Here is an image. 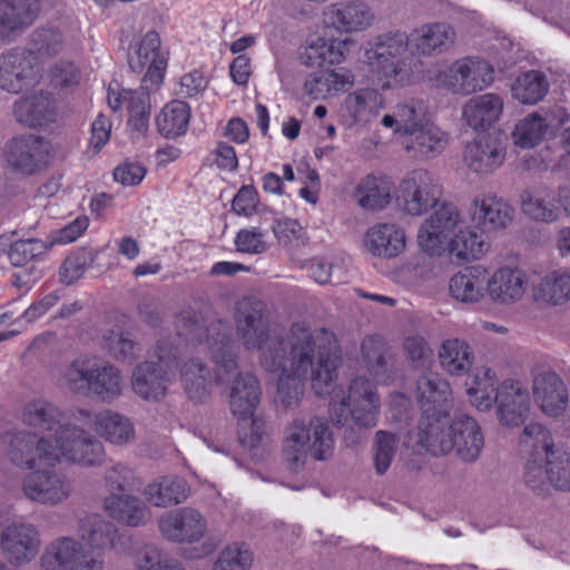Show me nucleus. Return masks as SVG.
Segmentation results:
<instances>
[{"label":"nucleus","instance_id":"f257e3e1","mask_svg":"<svg viewBox=\"0 0 570 570\" xmlns=\"http://www.w3.org/2000/svg\"><path fill=\"white\" fill-rule=\"evenodd\" d=\"M236 330L246 350L261 352V365L278 373L277 392L285 407L298 404L303 395V379L312 370V389L318 396L332 392L341 363V346L333 332L312 331L305 323H293L289 351L284 338H272L267 308L263 301L244 298L237 305Z\"/></svg>","mask_w":570,"mask_h":570},{"label":"nucleus","instance_id":"f03ea898","mask_svg":"<svg viewBox=\"0 0 570 570\" xmlns=\"http://www.w3.org/2000/svg\"><path fill=\"white\" fill-rule=\"evenodd\" d=\"M455 31L445 22L425 23L407 36L403 32L386 33L368 41L363 48L361 71L374 89L358 92V121L368 122L383 108L377 89H393L410 85L421 72V62L409 50L412 42L422 56L445 52L454 43Z\"/></svg>","mask_w":570,"mask_h":570},{"label":"nucleus","instance_id":"7ed1b4c3","mask_svg":"<svg viewBox=\"0 0 570 570\" xmlns=\"http://www.w3.org/2000/svg\"><path fill=\"white\" fill-rule=\"evenodd\" d=\"M416 440L433 455L454 452L466 463L475 462L484 449L481 426L475 419L466 414L455 415L450 424L445 419L420 422Z\"/></svg>","mask_w":570,"mask_h":570},{"label":"nucleus","instance_id":"20e7f679","mask_svg":"<svg viewBox=\"0 0 570 570\" xmlns=\"http://www.w3.org/2000/svg\"><path fill=\"white\" fill-rule=\"evenodd\" d=\"M177 337L186 346L202 343L204 340L215 363V383L224 384L237 370V344L233 340V327L229 322L215 320L207 326L200 313L194 309L181 311L175 320Z\"/></svg>","mask_w":570,"mask_h":570},{"label":"nucleus","instance_id":"39448f33","mask_svg":"<svg viewBox=\"0 0 570 570\" xmlns=\"http://www.w3.org/2000/svg\"><path fill=\"white\" fill-rule=\"evenodd\" d=\"M353 43L347 39H326L317 37L311 40L301 56L307 67L321 68L311 72L305 82L304 90L313 99H325L338 91L345 90L352 80L332 69H323L325 65H340L345 61Z\"/></svg>","mask_w":570,"mask_h":570},{"label":"nucleus","instance_id":"423d86ee","mask_svg":"<svg viewBox=\"0 0 570 570\" xmlns=\"http://www.w3.org/2000/svg\"><path fill=\"white\" fill-rule=\"evenodd\" d=\"M333 451V436L326 422L313 417L308 425L295 420L287 429L283 443V456L296 470L303 466L307 454L316 461L326 460Z\"/></svg>","mask_w":570,"mask_h":570},{"label":"nucleus","instance_id":"0eeeda50","mask_svg":"<svg viewBox=\"0 0 570 570\" xmlns=\"http://www.w3.org/2000/svg\"><path fill=\"white\" fill-rule=\"evenodd\" d=\"M68 389L77 394L111 402L121 393V375L112 365L98 366L90 357L76 358L65 372Z\"/></svg>","mask_w":570,"mask_h":570},{"label":"nucleus","instance_id":"6e6552de","mask_svg":"<svg viewBox=\"0 0 570 570\" xmlns=\"http://www.w3.org/2000/svg\"><path fill=\"white\" fill-rule=\"evenodd\" d=\"M135 472L122 463H116L107 470L106 488L110 495L105 499L104 508L114 519L131 527H138L149 519L150 512L138 498L125 493L135 488Z\"/></svg>","mask_w":570,"mask_h":570},{"label":"nucleus","instance_id":"1a4fd4ad","mask_svg":"<svg viewBox=\"0 0 570 570\" xmlns=\"http://www.w3.org/2000/svg\"><path fill=\"white\" fill-rule=\"evenodd\" d=\"M261 401V386L257 377L250 373H238L235 377L229 405L234 416L238 417V441L244 448L254 449L259 445L264 434V422L253 419Z\"/></svg>","mask_w":570,"mask_h":570},{"label":"nucleus","instance_id":"9d476101","mask_svg":"<svg viewBox=\"0 0 570 570\" xmlns=\"http://www.w3.org/2000/svg\"><path fill=\"white\" fill-rule=\"evenodd\" d=\"M158 362H145L137 366L132 376L134 391L145 400H159L166 394L169 375L179 367L177 346L159 341L155 347Z\"/></svg>","mask_w":570,"mask_h":570},{"label":"nucleus","instance_id":"9b49d317","mask_svg":"<svg viewBox=\"0 0 570 570\" xmlns=\"http://www.w3.org/2000/svg\"><path fill=\"white\" fill-rule=\"evenodd\" d=\"M441 194L434 176L421 168L406 174L394 191L397 207L410 216H421L434 208Z\"/></svg>","mask_w":570,"mask_h":570},{"label":"nucleus","instance_id":"f8f14e48","mask_svg":"<svg viewBox=\"0 0 570 570\" xmlns=\"http://www.w3.org/2000/svg\"><path fill=\"white\" fill-rule=\"evenodd\" d=\"M41 71L39 57L32 49H10L0 56V88L19 94L38 85Z\"/></svg>","mask_w":570,"mask_h":570},{"label":"nucleus","instance_id":"ddd939ff","mask_svg":"<svg viewBox=\"0 0 570 570\" xmlns=\"http://www.w3.org/2000/svg\"><path fill=\"white\" fill-rule=\"evenodd\" d=\"M462 223L461 214L454 205H441L420 225L416 235L419 247L425 254L440 256Z\"/></svg>","mask_w":570,"mask_h":570},{"label":"nucleus","instance_id":"4468645a","mask_svg":"<svg viewBox=\"0 0 570 570\" xmlns=\"http://www.w3.org/2000/svg\"><path fill=\"white\" fill-rule=\"evenodd\" d=\"M107 102L114 111L126 108L128 112L127 129L132 139L146 135L149 128L151 102L149 92L144 87L132 90L122 89L117 82L115 86L109 83Z\"/></svg>","mask_w":570,"mask_h":570},{"label":"nucleus","instance_id":"2eb2a0df","mask_svg":"<svg viewBox=\"0 0 570 570\" xmlns=\"http://www.w3.org/2000/svg\"><path fill=\"white\" fill-rule=\"evenodd\" d=\"M524 484L537 492L544 494L552 485L557 490H570V452L561 449L552 452L550 456L538 465L531 462L523 472Z\"/></svg>","mask_w":570,"mask_h":570},{"label":"nucleus","instance_id":"dca6fc26","mask_svg":"<svg viewBox=\"0 0 570 570\" xmlns=\"http://www.w3.org/2000/svg\"><path fill=\"white\" fill-rule=\"evenodd\" d=\"M4 438L8 458L20 468L31 470L37 462L43 466H55L57 463V453L50 440L27 431L8 433Z\"/></svg>","mask_w":570,"mask_h":570},{"label":"nucleus","instance_id":"f3484780","mask_svg":"<svg viewBox=\"0 0 570 570\" xmlns=\"http://www.w3.org/2000/svg\"><path fill=\"white\" fill-rule=\"evenodd\" d=\"M55 451L57 463L65 459L82 465H99L105 459L102 443L76 426L60 430Z\"/></svg>","mask_w":570,"mask_h":570},{"label":"nucleus","instance_id":"a211bd4d","mask_svg":"<svg viewBox=\"0 0 570 570\" xmlns=\"http://www.w3.org/2000/svg\"><path fill=\"white\" fill-rule=\"evenodd\" d=\"M129 67L140 73L146 69L144 81L159 86L163 83L168 65V52L161 50V40L156 31L146 32L131 48L128 56Z\"/></svg>","mask_w":570,"mask_h":570},{"label":"nucleus","instance_id":"6ab92c4d","mask_svg":"<svg viewBox=\"0 0 570 570\" xmlns=\"http://www.w3.org/2000/svg\"><path fill=\"white\" fill-rule=\"evenodd\" d=\"M531 391L534 404L546 416L558 419L568 411L569 389L556 372L543 371L534 374Z\"/></svg>","mask_w":570,"mask_h":570},{"label":"nucleus","instance_id":"aec40b11","mask_svg":"<svg viewBox=\"0 0 570 570\" xmlns=\"http://www.w3.org/2000/svg\"><path fill=\"white\" fill-rule=\"evenodd\" d=\"M4 157L13 170L33 175L48 163L49 142L31 134L13 137L6 146Z\"/></svg>","mask_w":570,"mask_h":570},{"label":"nucleus","instance_id":"412c9836","mask_svg":"<svg viewBox=\"0 0 570 570\" xmlns=\"http://www.w3.org/2000/svg\"><path fill=\"white\" fill-rule=\"evenodd\" d=\"M100 553L89 557L82 544L70 539L60 538L52 542L41 557L42 570H101Z\"/></svg>","mask_w":570,"mask_h":570},{"label":"nucleus","instance_id":"4be33fe9","mask_svg":"<svg viewBox=\"0 0 570 570\" xmlns=\"http://www.w3.org/2000/svg\"><path fill=\"white\" fill-rule=\"evenodd\" d=\"M416 397L423 410L420 422L444 420L453 406L449 382L438 373H425L416 382Z\"/></svg>","mask_w":570,"mask_h":570},{"label":"nucleus","instance_id":"5701e85b","mask_svg":"<svg viewBox=\"0 0 570 570\" xmlns=\"http://www.w3.org/2000/svg\"><path fill=\"white\" fill-rule=\"evenodd\" d=\"M468 213L475 228L484 234L507 228L514 216L512 206L492 193L476 195L472 199Z\"/></svg>","mask_w":570,"mask_h":570},{"label":"nucleus","instance_id":"b1692460","mask_svg":"<svg viewBox=\"0 0 570 570\" xmlns=\"http://www.w3.org/2000/svg\"><path fill=\"white\" fill-rule=\"evenodd\" d=\"M158 527L164 538L169 541L194 543L204 537L207 522L197 510L180 508L161 515Z\"/></svg>","mask_w":570,"mask_h":570},{"label":"nucleus","instance_id":"393cba45","mask_svg":"<svg viewBox=\"0 0 570 570\" xmlns=\"http://www.w3.org/2000/svg\"><path fill=\"white\" fill-rule=\"evenodd\" d=\"M494 80V69L478 58H466L454 62L448 76V86L455 94L469 95L481 91Z\"/></svg>","mask_w":570,"mask_h":570},{"label":"nucleus","instance_id":"a878e982","mask_svg":"<svg viewBox=\"0 0 570 570\" xmlns=\"http://www.w3.org/2000/svg\"><path fill=\"white\" fill-rule=\"evenodd\" d=\"M448 142V134L429 120L401 137L404 151L410 158L419 161L436 158Z\"/></svg>","mask_w":570,"mask_h":570},{"label":"nucleus","instance_id":"bb28decb","mask_svg":"<svg viewBox=\"0 0 570 570\" xmlns=\"http://www.w3.org/2000/svg\"><path fill=\"white\" fill-rule=\"evenodd\" d=\"M504 159V144L501 139L492 136H482L472 140L463 151L464 165L479 176L491 175L503 164Z\"/></svg>","mask_w":570,"mask_h":570},{"label":"nucleus","instance_id":"cd10ccee","mask_svg":"<svg viewBox=\"0 0 570 570\" xmlns=\"http://www.w3.org/2000/svg\"><path fill=\"white\" fill-rule=\"evenodd\" d=\"M24 495L39 503L57 504L71 493L68 479L53 471H33L23 479Z\"/></svg>","mask_w":570,"mask_h":570},{"label":"nucleus","instance_id":"c85d7f7f","mask_svg":"<svg viewBox=\"0 0 570 570\" xmlns=\"http://www.w3.org/2000/svg\"><path fill=\"white\" fill-rule=\"evenodd\" d=\"M498 417L504 425L517 426L528 417L531 403L528 389L515 380H505L495 394Z\"/></svg>","mask_w":570,"mask_h":570},{"label":"nucleus","instance_id":"c756f323","mask_svg":"<svg viewBox=\"0 0 570 570\" xmlns=\"http://www.w3.org/2000/svg\"><path fill=\"white\" fill-rule=\"evenodd\" d=\"M0 543L10 562L21 563L38 554L40 535L35 525L18 522L3 529Z\"/></svg>","mask_w":570,"mask_h":570},{"label":"nucleus","instance_id":"7c9ffc66","mask_svg":"<svg viewBox=\"0 0 570 570\" xmlns=\"http://www.w3.org/2000/svg\"><path fill=\"white\" fill-rule=\"evenodd\" d=\"M489 297L495 304L510 306L520 302L527 293L529 279L518 268L503 266L488 275Z\"/></svg>","mask_w":570,"mask_h":570},{"label":"nucleus","instance_id":"2f4dec72","mask_svg":"<svg viewBox=\"0 0 570 570\" xmlns=\"http://www.w3.org/2000/svg\"><path fill=\"white\" fill-rule=\"evenodd\" d=\"M40 9V0H0V46L31 26Z\"/></svg>","mask_w":570,"mask_h":570},{"label":"nucleus","instance_id":"473e14b6","mask_svg":"<svg viewBox=\"0 0 570 570\" xmlns=\"http://www.w3.org/2000/svg\"><path fill=\"white\" fill-rule=\"evenodd\" d=\"M13 114L18 122L41 128L56 121L58 108L51 94L40 91L16 101Z\"/></svg>","mask_w":570,"mask_h":570},{"label":"nucleus","instance_id":"72a5a7b5","mask_svg":"<svg viewBox=\"0 0 570 570\" xmlns=\"http://www.w3.org/2000/svg\"><path fill=\"white\" fill-rule=\"evenodd\" d=\"M488 285V274L484 269L466 267L451 276L449 295L461 304H480L489 295Z\"/></svg>","mask_w":570,"mask_h":570},{"label":"nucleus","instance_id":"f704fd0d","mask_svg":"<svg viewBox=\"0 0 570 570\" xmlns=\"http://www.w3.org/2000/svg\"><path fill=\"white\" fill-rule=\"evenodd\" d=\"M405 232L394 223L375 224L364 236L365 248L379 257H396L405 249Z\"/></svg>","mask_w":570,"mask_h":570},{"label":"nucleus","instance_id":"c9c22d12","mask_svg":"<svg viewBox=\"0 0 570 570\" xmlns=\"http://www.w3.org/2000/svg\"><path fill=\"white\" fill-rule=\"evenodd\" d=\"M519 448L525 460L524 469L531 462L539 463L547 460L552 452L560 451L561 448L554 445L551 431L542 423L532 422L527 424L519 439Z\"/></svg>","mask_w":570,"mask_h":570},{"label":"nucleus","instance_id":"e433bc0d","mask_svg":"<svg viewBox=\"0 0 570 570\" xmlns=\"http://www.w3.org/2000/svg\"><path fill=\"white\" fill-rule=\"evenodd\" d=\"M504 100L492 92L469 99L462 109L464 122L474 130H484L494 125L503 112Z\"/></svg>","mask_w":570,"mask_h":570},{"label":"nucleus","instance_id":"4c0bfd02","mask_svg":"<svg viewBox=\"0 0 570 570\" xmlns=\"http://www.w3.org/2000/svg\"><path fill=\"white\" fill-rule=\"evenodd\" d=\"M490 247L484 233L476 230L475 226H466L463 222L448 240L445 250L459 262H471L482 258Z\"/></svg>","mask_w":570,"mask_h":570},{"label":"nucleus","instance_id":"58836bf2","mask_svg":"<svg viewBox=\"0 0 570 570\" xmlns=\"http://www.w3.org/2000/svg\"><path fill=\"white\" fill-rule=\"evenodd\" d=\"M522 213L531 220L551 224L559 219L557 190L548 187L525 189L520 195Z\"/></svg>","mask_w":570,"mask_h":570},{"label":"nucleus","instance_id":"ea45409f","mask_svg":"<svg viewBox=\"0 0 570 570\" xmlns=\"http://www.w3.org/2000/svg\"><path fill=\"white\" fill-rule=\"evenodd\" d=\"M535 303L546 307L563 306L570 302V268L549 272L532 288Z\"/></svg>","mask_w":570,"mask_h":570},{"label":"nucleus","instance_id":"a19ab883","mask_svg":"<svg viewBox=\"0 0 570 570\" xmlns=\"http://www.w3.org/2000/svg\"><path fill=\"white\" fill-rule=\"evenodd\" d=\"M426 120H429L426 104L421 99H409L396 104L392 111L382 118L381 124L402 137Z\"/></svg>","mask_w":570,"mask_h":570},{"label":"nucleus","instance_id":"79ce46f5","mask_svg":"<svg viewBox=\"0 0 570 570\" xmlns=\"http://www.w3.org/2000/svg\"><path fill=\"white\" fill-rule=\"evenodd\" d=\"M23 421L42 431L55 432L53 439L50 441L52 445H57V438L62 428L73 426L65 422V414L55 404L42 399L26 404Z\"/></svg>","mask_w":570,"mask_h":570},{"label":"nucleus","instance_id":"37998d69","mask_svg":"<svg viewBox=\"0 0 570 570\" xmlns=\"http://www.w3.org/2000/svg\"><path fill=\"white\" fill-rule=\"evenodd\" d=\"M189 488L184 479L164 475L155 479L145 488L146 500L157 508L176 505L188 497Z\"/></svg>","mask_w":570,"mask_h":570},{"label":"nucleus","instance_id":"c03bdc74","mask_svg":"<svg viewBox=\"0 0 570 570\" xmlns=\"http://www.w3.org/2000/svg\"><path fill=\"white\" fill-rule=\"evenodd\" d=\"M78 532L85 544L92 551L115 548L119 539L116 525L99 514H89L81 519Z\"/></svg>","mask_w":570,"mask_h":570},{"label":"nucleus","instance_id":"a18cd8bd","mask_svg":"<svg viewBox=\"0 0 570 570\" xmlns=\"http://www.w3.org/2000/svg\"><path fill=\"white\" fill-rule=\"evenodd\" d=\"M440 365L452 376H463L473 366L475 355L472 347L463 340L448 338L439 351Z\"/></svg>","mask_w":570,"mask_h":570},{"label":"nucleus","instance_id":"49530a36","mask_svg":"<svg viewBox=\"0 0 570 570\" xmlns=\"http://www.w3.org/2000/svg\"><path fill=\"white\" fill-rule=\"evenodd\" d=\"M190 117L191 111L188 104L171 100L164 106L156 117V126L163 137L174 139L186 134Z\"/></svg>","mask_w":570,"mask_h":570},{"label":"nucleus","instance_id":"de8ad7c7","mask_svg":"<svg viewBox=\"0 0 570 570\" xmlns=\"http://www.w3.org/2000/svg\"><path fill=\"white\" fill-rule=\"evenodd\" d=\"M466 394L470 403L479 410H489L495 402L497 377L489 367H478L466 382Z\"/></svg>","mask_w":570,"mask_h":570},{"label":"nucleus","instance_id":"09e8293b","mask_svg":"<svg viewBox=\"0 0 570 570\" xmlns=\"http://www.w3.org/2000/svg\"><path fill=\"white\" fill-rule=\"evenodd\" d=\"M95 430L112 444H126L135 436L130 419L110 410L98 413L94 420Z\"/></svg>","mask_w":570,"mask_h":570},{"label":"nucleus","instance_id":"8fccbe9b","mask_svg":"<svg viewBox=\"0 0 570 570\" xmlns=\"http://www.w3.org/2000/svg\"><path fill=\"white\" fill-rule=\"evenodd\" d=\"M393 183L385 175H368L358 186V205L371 210L384 209L392 199Z\"/></svg>","mask_w":570,"mask_h":570},{"label":"nucleus","instance_id":"3c124183","mask_svg":"<svg viewBox=\"0 0 570 570\" xmlns=\"http://www.w3.org/2000/svg\"><path fill=\"white\" fill-rule=\"evenodd\" d=\"M179 373L184 389L191 401L202 402L209 394L213 376L198 358L184 363Z\"/></svg>","mask_w":570,"mask_h":570},{"label":"nucleus","instance_id":"603ef678","mask_svg":"<svg viewBox=\"0 0 570 570\" xmlns=\"http://www.w3.org/2000/svg\"><path fill=\"white\" fill-rule=\"evenodd\" d=\"M549 91V81L543 72L530 70L520 75L511 86L512 97L523 105H535Z\"/></svg>","mask_w":570,"mask_h":570},{"label":"nucleus","instance_id":"864d4df0","mask_svg":"<svg viewBox=\"0 0 570 570\" xmlns=\"http://www.w3.org/2000/svg\"><path fill=\"white\" fill-rule=\"evenodd\" d=\"M272 232L278 246L288 252L306 246L309 240L306 228L297 219L291 217L274 219Z\"/></svg>","mask_w":570,"mask_h":570},{"label":"nucleus","instance_id":"5fc2aeb1","mask_svg":"<svg viewBox=\"0 0 570 570\" xmlns=\"http://www.w3.org/2000/svg\"><path fill=\"white\" fill-rule=\"evenodd\" d=\"M400 448V436L396 433L379 430L373 439L372 453L375 471L383 475L391 466Z\"/></svg>","mask_w":570,"mask_h":570},{"label":"nucleus","instance_id":"6e6d98bb","mask_svg":"<svg viewBox=\"0 0 570 570\" xmlns=\"http://www.w3.org/2000/svg\"><path fill=\"white\" fill-rule=\"evenodd\" d=\"M6 247V238L0 237V255L2 253L6 254L10 263L16 267L26 266L45 252L43 243L36 238L17 240L9 246L8 252Z\"/></svg>","mask_w":570,"mask_h":570},{"label":"nucleus","instance_id":"4d7b16f0","mask_svg":"<svg viewBox=\"0 0 570 570\" xmlns=\"http://www.w3.org/2000/svg\"><path fill=\"white\" fill-rule=\"evenodd\" d=\"M547 129V121L538 114H531L517 124L513 130L514 142L522 148L533 147L542 140Z\"/></svg>","mask_w":570,"mask_h":570},{"label":"nucleus","instance_id":"13d9d810","mask_svg":"<svg viewBox=\"0 0 570 570\" xmlns=\"http://www.w3.org/2000/svg\"><path fill=\"white\" fill-rule=\"evenodd\" d=\"M252 563L253 553L247 544L235 542L222 550L213 570H249Z\"/></svg>","mask_w":570,"mask_h":570},{"label":"nucleus","instance_id":"bf43d9fd","mask_svg":"<svg viewBox=\"0 0 570 570\" xmlns=\"http://www.w3.org/2000/svg\"><path fill=\"white\" fill-rule=\"evenodd\" d=\"M330 400V417L335 425L348 426L351 430L356 424L355 411L351 404L350 393L343 390L337 391L335 380L332 383V392L328 394Z\"/></svg>","mask_w":570,"mask_h":570},{"label":"nucleus","instance_id":"052dcab7","mask_svg":"<svg viewBox=\"0 0 570 570\" xmlns=\"http://www.w3.org/2000/svg\"><path fill=\"white\" fill-rule=\"evenodd\" d=\"M362 353L370 373L380 379L386 371L389 358L385 342L380 337L365 338L362 343Z\"/></svg>","mask_w":570,"mask_h":570},{"label":"nucleus","instance_id":"680f3d73","mask_svg":"<svg viewBox=\"0 0 570 570\" xmlns=\"http://www.w3.org/2000/svg\"><path fill=\"white\" fill-rule=\"evenodd\" d=\"M380 397L370 382L358 384V426L372 428L377 423Z\"/></svg>","mask_w":570,"mask_h":570},{"label":"nucleus","instance_id":"e2e57ef3","mask_svg":"<svg viewBox=\"0 0 570 570\" xmlns=\"http://www.w3.org/2000/svg\"><path fill=\"white\" fill-rule=\"evenodd\" d=\"M324 20L341 32L356 29V2L333 3L324 11Z\"/></svg>","mask_w":570,"mask_h":570},{"label":"nucleus","instance_id":"0e129e2a","mask_svg":"<svg viewBox=\"0 0 570 570\" xmlns=\"http://www.w3.org/2000/svg\"><path fill=\"white\" fill-rule=\"evenodd\" d=\"M33 52L40 56L52 57L63 48V37L59 29L52 27L37 28L30 38Z\"/></svg>","mask_w":570,"mask_h":570},{"label":"nucleus","instance_id":"69168bd1","mask_svg":"<svg viewBox=\"0 0 570 570\" xmlns=\"http://www.w3.org/2000/svg\"><path fill=\"white\" fill-rule=\"evenodd\" d=\"M237 252L249 255H259L268 250L265 233L259 227L239 229L235 237Z\"/></svg>","mask_w":570,"mask_h":570},{"label":"nucleus","instance_id":"338daca9","mask_svg":"<svg viewBox=\"0 0 570 570\" xmlns=\"http://www.w3.org/2000/svg\"><path fill=\"white\" fill-rule=\"evenodd\" d=\"M110 356L120 362H131L135 357L136 343L129 332L110 331L105 338Z\"/></svg>","mask_w":570,"mask_h":570},{"label":"nucleus","instance_id":"774afa93","mask_svg":"<svg viewBox=\"0 0 570 570\" xmlns=\"http://www.w3.org/2000/svg\"><path fill=\"white\" fill-rule=\"evenodd\" d=\"M112 122L104 114H99L90 126V138L86 148V155L94 157L109 142L111 137Z\"/></svg>","mask_w":570,"mask_h":570}]
</instances>
